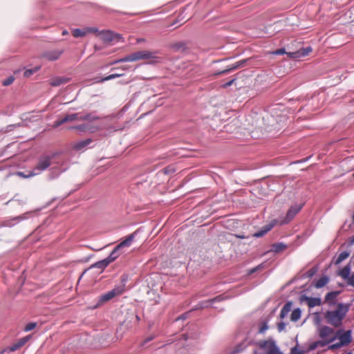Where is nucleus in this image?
Segmentation results:
<instances>
[{"instance_id": "f257e3e1", "label": "nucleus", "mask_w": 354, "mask_h": 354, "mask_svg": "<svg viewBox=\"0 0 354 354\" xmlns=\"http://www.w3.org/2000/svg\"><path fill=\"white\" fill-rule=\"evenodd\" d=\"M159 53V50H140L127 55L121 59L115 60L111 64L121 62H136L141 59H149L148 64H156L162 62V58L158 55Z\"/></svg>"}, {"instance_id": "f03ea898", "label": "nucleus", "mask_w": 354, "mask_h": 354, "mask_svg": "<svg viewBox=\"0 0 354 354\" xmlns=\"http://www.w3.org/2000/svg\"><path fill=\"white\" fill-rule=\"evenodd\" d=\"M350 304L339 303L337 309L327 310L324 315L327 322L334 327L340 326L342 324V320L350 309Z\"/></svg>"}, {"instance_id": "7ed1b4c3", "label": "nucleus", "mask_w": 354, "mask_h": 354, "mask_svg": "<svg viewBox=\"0 0 354 354\" xmlns=\"http://www.w3.org/2000/svg\"><path fill=\"white\" fill-rule=\"evenodd\" d=\"M56 155L57 153H52L51 154H43L40 156L38 158L37 163L34 167L32 170L30 171L27 177L39 175L44 171L46 170L51 165V160Z\"/></svg>"}, {"instance_id": "20e7f679", "label": "nucleus", "mask_w": 354, "mask_h": 354, "mask_svg": "<svg viewBox=\"0 0 354 354\" xmlns=\"http://www.w3.org/2000/svg\"><path fill=\"white\" fill-rule=\"evenodd\" d=\"M187 339V336L182 335L180 338L172 339L165 344L161 351H166L167 354H178L181 349L185 348Z\"/></svg>"}, {"instance_id": "39448f33", "label": "nucleus", "mask_w": 354, "mask_h": 354, "mask_svg": "<svg viewBox=\"0 0 354 354\" xmlns=\"http://www.w3.org/2000/svg\"><path fill=\"white\" fill-rule=\"evenodd\" d=\"M138 234V230L128 235L125 239L116 245L109 255L106 258L109 263H111L115 261L120 255V250L124 247H129L133 243L135 237Z\"/></svg>"}, {"instance_id": "423d86ee", "label": "nucleus", "mask_w": 354, "mask_h": 354, "mask_svg": "<svg viewBox=\"0 0 354 354\" xmlns=\"http://www.w3.org/2000/svg\"><path fill=\"white\" fill-rule=\"evenodd\" d=\"M124 291V285L119 286L115 287L113 289H112L110 291H108L105 292L104 294L102 295L98 299V301L97 303V306L102 305L103 303L106 302L115 296L122 295Z\"/></svg>"}, {"instance_id": "0eeeda50", "label": "nucleus", "mask_w": 354, "mask_h": 354, "mask_svg": "<svg viewBox=\"0 0 354 354\" xmlns=\"http://www.w3.org/2000/svg\"><path fill=\"white\" fill-rule=\"evenodd\" d=\"M334 333V330L328 326H323L319 329V337L324 340L320 342L321 346H324L328 344L333 342L335 339L336 336L330 337Z\"/></svg>"}, {"instance_id": "6e6552de", "label": "nucleus", "mask_w": 354, "mask_h": 354, "mask_svg": "<svg viewBox=\"0 0 354 354\" xmlns=\"http://www.w3.org/2000/svg\"><path fill=\"white\" fill-rule=\"evenodd\" d=\"M258 345L260 349L263 351V353H258L255 351L254 354H277L279 352V348L273 341H261L258 343Z\"/></svg>"}, {"instance_id": "1a4fd4ad", "label": "nucleus", "mask_w": 354, "mask_h": 354, "mask_svg": "<svg viewBox=\"0 0 354 354\" xmlns=\"http://www.w3.org/2000/svg\"><path fill=\"white\" fill-rule=\"evenodd\" d=\"M304 205V203L292 205L288 210L286 217L281 221V225H285L290 223L300 212Z\"/></svg>"}, {"instance_id": "9d476101", "label": "nucleus", "mask_w": 354, "mask_h": 354, "mask_svg": "<svg viewBox=\"0 0 354 354\" xmlns=\"http://www.w3.org/2000/svg\"><path fill=\"white\" fill-rule=\"evenodd\" d=\"M30 212H26L21 215L7 219L4 221L1 224H0L1 227H12L16 225L17 223H20L22 221L26 220L29 218L30 215Z\"/></svg>"}, {"instance_id": "9b49d317", "label": "nucleus", "mask_w": 354, "mask_h": 354, "mask_svg": "<svg viewBox=\"0 0 354 354\" xmlns=\"http://www.w3.org/2000/svg\"><path fill=\"white\" fill-rule=\"evenodd\" d=\"M277 223V220L274 219L271 221L268 224L263 226L261 229L256 232L252 236L255 238H260L266 234L270 232Z\"/></svg>"}, {"instance_id": "f8f14e48", "label": "nucleus", "mask_w": 354, "mask_h": 354, "mask_svg": "<svg viewBox=\"0 0 354 354\" xmlns=\"http://www.w3.org/2000/svg\"><path fill=\"white\" fill-rule=\"evenodd\" d=\"M64 50L62 49H56L48 50L43 53L42 57L48 61H55L59 58Z\"/></svg>"}, {"instance_id": "ddd939ff", "label": "nucleus", "mask_w": 354, "mask_h": 354, "mask_svg": "<svg viewBox=\"0 0 354 354\" xmlns=\"http://www.w3.org/2000/svg\"><path fill=\"white\" fill-rule=\"evenodd\" d=\"M97 28L94 27H88L84 28V30H82L80 28H75L72 31V34L74 37H82L85 36L87 33L90 32H97Z\"/></svg>"}, {"instance_id": "4468645a", "label": "nucleus", "mask_w": 354, "mask_h": 354, "mask_svg": "<svg viewBox=\"0 0 354 354\" xmlns=\"http://www.w3.org/2000/svg\"><path fill=\"white\" fill-rule=\"evenodd\" d=\"M311 51L312 48L310 46H307L306 48H301L297 51L288 53V54L290 57L299 58L308 55Z\"/></svg>"}, {"instance_id": "2eb2a0df", "label": "nucleus", "mask_w": 354, "mask_h": 354, "mask_svg": "<svg viewBox=\"0 0 354 354\" xmlns=\"http://www.w3.org/2000/svg\"><path fill=\"white\" fill-rule=\"evenodd\" d=\"M301 301H306L309 308H314L317 306H320L322 300L319 297H310L304 295L301 297Z\"/></svg>"}, {"instance_id": "dca6fc26", "label": "nucleus", "mask_w": 354, "mask_h": 354, "mask_svg": "<svg viewBox=\"0 0 354 354\" xmlns=\"http://www.w3.org/2000/svg\"><path fill=\"white\" fill-rule=\"evenodd\" d=\"M104 40L106 42L123 41V37L121 35L114 33L112 31L108 30L104 33Z\"/></svg>"}, {"instance_id": "f3484780", "label": "nucleus", "mask_w": 354, "mask_h": 354, "mask_svg": "<svg viewBox=\"0 0 354 354\" xmlns=\"http://www.w3.org/2000/svg\"><path fill=\"white\" fill-rule=\"evenodd\" d=\"M247 62L246 59H242V60H240L239 62H237L235 64H234L233 66H232L231 67L228 68H226L225 70H223V71H218L216 73V75H223V74H227L234 70H236V68H239L240 67H242L244 66L245 63Z\"/></svg>"}, {"instance_id": "a211bd4d", "label": "nucleus", "mask_w": 354, "mask_h": 354, "mask_svg": "<svg viewBox=\"0 0 354 354\" xmlns=\"http://www.w3.org/2000/svg\"><path fill=\"white\" fill-rule=\"evenodd\" d=\"M79 118H80L79 113H73V114H71V115H66V116H64L61 120L55 121V127H59V126L63 124L64 123H65L66 122L73 121V120H79Z\"/></svg>"}, {"instance_id": "6ab92c4d", "label": "nucleus", "mask_w": 354, "mask_h": 354, "mask_svg": "<svg viewBox=\"0 0 354 354\" xmlns=\"http://www.w3.org/2000/svg\"><path fill=\"white\" fill-rule=\"evenodd\" d=\"M174 52H186L188 50L187 44L185 41H178L170 45Z\"/></svg>"}, {"instance_id": "aec40b11", "label": "nucleus", "mask_w": 354, "mask_h": 354, "mask_svg": "<svg viewBox=\"0 0 354 354\" xmlns=\"http://www.w3.org/2000/svg\"><path fill=\"white\" fill-rule=\"evenodd\" d=\"M339 342L343 346L348 345L352 341L351 331L347 330L339 337Z\"/></svg>"}, {"instance_id": "412c9836", "label": "nucleus", "mask_w": 354, "mask_h": 354, "mask_svg": "<svg viewBox=\"0 0 354 354\" xmlns=\"http://www.w3.org/2000/svg\"><path fill=\"white\" fill-rule=\"evenodd\" d=\"M91 142L92 140L91 138H86L85 140H80L74 145V149L76 151H83L88 145L91 143Z\"/></svg>"}, {"instance_id": "4be33fe9", "label": "nucleus", "mask_w": 354, "mask_h": 354, "mask_svg": "<svg viewBox=\"0 0 354 354\" xmlns=\"http://www.w3.org/2000/svg\"><path fill=\"white\" fill-rule=\"evenodd\" d=\"M340 291L329 292L326 295L325 300L328 301L330 306L335 305L336 303L334 300L340 294Z\"/></svg>"}, {"instance_id": "5701e85b", "label": "nucleus", "mask_w": 354, "mask_h": 354, "mask_svg": "<svg viewBox=\"0 0 354 354\" xmlns=\"http://www.w3.org/2000/svg\"><path fill=\"white\" fill-rule=\"evenodd\" d=\"M351 267L350 264H347L342 270H339L338 274L344 280L346 281L351 275Z\"/></svg>"}, {"instance_id": "b1692460", "label": "nucleus", "mask_w": 354, "mask_h": 354, "mask_svg": "<svg viewBox=\"0 0 354 354\" xmlns=\"http://www.w3.org/2000/svg\"><path fill=\"white\" fill-rule=\"evenodd\" d=\"M109 264V261L105 258L92 264L91 268H98L101 270H104Z\"/></svg>"}, {"instance_id": "393cba45", "label": "nucleus", "mask_w": 354, "mask_h": 354, "mask_svg": "<svg viewBox=\"0 0 354 354\" xmlns=\"http://www.w3.org/2000/svg\"><path fill=\"white\" fill-rule=\"evenodd\" d=\"M28 338L24 337L20 339L17 342L12 344L9 348L8 350L10 351H15L19 349L21 346H23L27 342Z\"/></svg>"}, {"instance_id": "a878e982", "label": "nucleus", "mask_w": 354, "mask_h": 354, "mask_svg": "<svg viewBox=\"0 0 354 354\" xmlns=\"http://www.w3.org/2000/svg\"><path fill=\"white\" fill-rule=\"evenodd\" d=\"M286 248L287 245L285 243L282 242H279L272 245L270 251L274 253H279Z\"/></svg>"}, {"instance_id": "bb28decb", "label": "nucleus", "mask_w": 354, "mask_h": 354, "mask_svg": "<svg viewBox=\"0 0 354 354\" xmlns=\"http://www.w3.org/2000/svg\"><path fill=\"white\" fill-rule=\"evenodd\" d=\"M329 281V277L327 275L322 276L315 283L316 288H321L325 286Z\"/></svg>"}, {"instance_id": "cd10ccee", "label": "nucleus", "mask_w": 354, "mask_h": 354, "mask_svg": "<svg viewBox=\"0 0 354 354\" xmlns=\"http://www.w3.org/2000/svg\"><path fill=\"white\" fill-rule=\"evenodd\" d=\"M99 119V116L96 115L93 113H91L80 116L79 120L94 121Z\"/></svg>"}, {"instance_id": "c85d7f7f", "label": "nucleus", "mask_w": 354, "mask_h": 354, "mask_svg": "<svg viewBox=\"0 0 354 354\" xmlns=\"http://www.w3.org/2000/svg\"><path fill=\"white\" fill-rule=\"evenodd\" d=\"M349 256V252L347 251L342 252L335 259L334 263L335 265H338L342 263L344 260H345Z\"/></svg>"}, {"instance_id": "c756f323", "label": "nucleus", "mask_w": 354, "mask_h": 354, "mask_svg": "<svg viewBox=\"0 0 354 354\" xmlns=\"http://www.w3.org/2000/svg\"><path fill=\"white\" fill-rule=\"evenodd\" d=\"M301 315V310L299 308L294 309L291 313L290 319L292 322L299 320Z\"/></svg>"}, {"instance_id": "7c9ffc66", "label": "nucleus", "mask_w": 354, "mask_h": 354, "mask_svg": "<svg viewBox=\"0 0 354 354\" xmlns=\"http://www.w3.org/2000/svg\"><path fill=\"white\" fill-rule=\"evenodd\" d=\"M67 82H68V79H66V78L57 77L51 82L50 84L53 86H58L63 84L66 83Z\"/></svg>"}, {"instance_id": "2f4dec72", "label": "nucleus", "mask_w": 354, "mask_h": 354, "mask_svg": "<svg viewBox=\"0 0 354 354\" xmlns=\"http://www.w3.org/2000/svg\"><path fill=\"white\" fill-rule=\"evenodd\" d=\"M50 175L49 176L50 179H53L59 176V175L62 173L64 169H58L56 167H53L50 169Z\"/></svg>"}, {"instance_id": "473e14b6", "label": "nucleus", "mask_w": 354, "mask_h": 354, "mask_svg": "<svg viewBox=\"0 0 354 354\" xmlns=\"http://www.w3.org/2000/svg\"><path fill=\"white\" fill-rule=\"evenodd\" d=\"M39 68H40V66H35V67H34L32 68H30V69H26L24 71V75L26 77H29L32 75H33L34 73L37 72L39 70Z\"/></svg>"}, {"instance_id": "72a5a7b5", "label": "nucleus", "mask_w": 354, "mask_h": 354, "mask_svg": "<svg viewBox=\"0 0 354 354\" xmlns=\"http://www.w3.org/2000/svg\"><path fill=\"white\" fill-rule=\"evenodd\" d=\"M264 268H265V265H264L263 263H262L255 266L253 268L249 269L248 270L247 273H248V275H251V274H254V272H257V271H259L260 270L263 269Z\"/></svg>"}, {"instance_id": "f704fd0d", "label": "nucleus", "mask_w": 354, "mask_h": 354, "mask_svg": "<svg viewBox=\"0 0 354 354\" xmlns=\"http://www.w3.org/2000/svg\"><path fill=\"white\" fill-rule=\"evenodd\" d=\"M176 171V169L174 166L169 165L162 169V172L165 174H171Z\"/></svg>"}, {"instance_id": "c9c22d12", "label": "nucleus", "mask_w": 354, "mask_h": 354, "mask_svg": "<svg viewBox=\"0 0 354 354\" xmlns=\"http://www.w3.org/2000/svg\"><path fill=\"white\" fill-rule=\"evenodd\" d=\"M37 326V324L35 322H30L27 324L24 328V330L26 332L30 331L33 330Z\"/></svg>"}, {"instance_id": "e433bc0d", "label": "nucleus", "mask_w": 354, "mask_h": 354, "mask_svg": "<svg viewBox=\"0 0 354 354\" xmlns=\"http://www.w3.org/2000/svg\"><path fill=\"white\" fill-rule=\"evenodd\" d=\"M14 80H15V78L13 76H9L6 80H3V86H9L11 84H12Z\"/></svg>"}, {"instance_id": "4c0bfd02", "label": "nucleus", "mask_w": 354, "mask_h": 354, "mask_svg": "<svg viewBox=\"0 0 354 354\" xmlns=\"http://www.w3.org/2000/svg\"><path fill=\"white\" fill-rule=\"evenodd\" d=\"M348 286H352L354 288V272H353L350 277L346 280Z\"/></svg>"}, {"instance_id": "58836bf2", "label": "nucleus", "mask_w": 354, "mask_h": 354, "mask_svg": "<svg viewBox=\"0 0 354 354\" xmlns=\"http://www.w3.org/2000/svg\"><path fill=\"white\" fill-rule=\"evenodd\" d=\"M342 346H344L342 345V344H341L340 342H336L335 344L329 345L328 346V349L329 350H335V349L339 348H341Z\"/></svg>"}, {"instance_id": "ea45409f", "label": "nucleus", "mask_w": 354, "mask_h": 354, "mask_svg": "<svg viewBox=\"0 0 354 354\" xmlns=\"http://www.w3.org/2000/svg\"><path fill=\"white\" fill-rule=\"evenodd\" d=\"M155 338V336L154 335H149L147 337H146V339L140 344V346H145L146 345L147 343L151 342V340H153V339Z\"/></svg>"}, {"instance_id": "a19ab883", "label": "nucleus", "mask_w": 354, "mask_h": 354, "mask_svg": "<svg viewBox=\"0 0 354 354\" xmlns=\"http://www.w3.org/2000/svg\"><path fill=\"white\" fill-rule=\"evenodd\" d=\"M245 348V346L244 344H240L237 345L234 351V353H238L241 351H242Z\"/></svg>"}, {"instance_id": "79ce46f5", "label": "nucleus", "mask_w": 354, "mask_h": 354, "mask_svg": "<svg viewBox=\"0 0 354 354\" xmlns=\"http://www.w3.org/2000/svg\"><path fill=\"white\" fill-rule=\"evenodd\" d=\"M292 308V302L288 301L287 302L282 308V309L288 313H289L291 310Z\"/></svg>"}, {"instance_id": "37998d69", "label": "nucleus", "mask_w": 354, "mask_h": 354, "mask_svg": "<svg viewBox=\"0 0 354 354\" xmlns=\"http://www.w3.org/2000/svg\"><path fill=\"white\" fill-rule=\"evenodd\" d=\"M317 272V268H310L309 270L307 271L306 272V274H307V277H312L314 276V274L316 273Z\"/></svg>"}, {"instance_id": "c03bdc74", "label": "nucleus", "mask_w": 354, "mask_h": 354, "mask_svg": "<svg viewBox=\"0 0 354 354\" xmlns=\"http://www.w3.org/2000/svg\"><path fill=\"white\" fill-rule=\"evenodd\" d=\"M113 79H114L113 74H111V75H109L107 76H105V77H102L99 82H104L111 80H113Z\"/></svg>"}, {"instance_id": "a18cd8bd", "label": "nucleus", "mask_w": 354, "mask_h": 354, "mask_svg": "<svg viewBox=\"0 0 354 354\" xmlns=\"http://www.w3.org/2000/svg\"><path fill=\"white\" fill-rule=\"evenodd\" d=\"M113 79H114L113 74H111V75H109L107 76H105V77H102L99 82H104L111 80H113Z\"/></svg>"}, {"instance_id": "49530a36", "label": "nucleus", "mask_w": 354, "mask_h": 354, "mask_svg": "<svg viewBox=\"0 0 354 354\" xmlns=\"http://www.w3.org/2000/svg\"><path fill=\"white\" fill-rule=\"evenodd\" d=\"M86 128V127L85 124H80V125H77L75 127H71V129H77L80 131H85Z\"/></svg>"}, {"instance_id": "de8ad7c7", "label": "nucleus", "mask_w": 354, "mask_h": 354, "mask_svg": "<svg viewBox=\"0 0 354 354\" xmlns=\"http://www.w3.org/2000/svg\"><path fill=\"white\" fill-rule=\"evenodd\" d=\"M286 53V52L284 48H279L273 53V54L278 55H284Z\"/></svg>"}, {"instance_id": "09e8293b", "label": "nucleus", "mask_w": 354, "mask_h": 354, "mask_svg": "<svg viewBox=\"0 0 354 354\" xmlns=\"http://www.w3.org/2000/svg\"><path fill=\"white\" fill-rule=\"evenodd\" d=\"M235 80H236V78H233V79H232L231 80H230V81H228V82H227L224 83V84L222 85L223 88H227V87L230 86H231V85L234 82V81H235Z\"/></svg>"}, {"instance_id": "8fccbe9b", "label": "nucleus", "mask_w": 354, "mask_h": 354, "mask_svg": "<svg viewBox=\"0 0 354 354\" xmlns=\"http://www.w3.org/2000/svg\"><path fill=\"white\" fill-rule=\"evenodd\" d=\"M286 326V324L283 322L279 323L277 325V329H278L279 332H281L285 328Z\"/></svg>"}, {"instance_id": "3c124183", "label": "nucleus", "mask_w": 354, "mask_h": 354, "mask_svg": "<svg viewBox=\"0 0 354 354\" xmlns=\"http://www.w3.org/2000/svg\"><path fill=\"white\" fill-rule=\"evenodd\" d=\"M268 328V325L266 322L263 323L261 326L259 328V332L260 333H264L265 330H266Z\"/></svg>"}, {"instance_id": "603ef678", "label": "nucleus", "mask_w": 354, "mask_h": 354, "mask_svg": "<svg viewBox=\"0 0 354 354\" xmlns=\"http://www.w3.org/2000/svg\"><path fill=\"white\" fill-rule=\"evenodd\" d=\"M288 313L283 310L282 308L281 310V312H280V317L281 319H283L285 317H286L288 315Z\"/></svg>"}, {"instance_id": "864d4df0", "label": "nucleus", "mask_w": 354, "mask_h": 354, "mask_svg": "<svg viewBox=\"0 0 354 354\" xmlns=\"http://www.w3.org/2000/svg\"><path fill=\"white\" fill-rule=\"evenodd\" d=\"M291 353L292 354H301V351H299L297 347H294L291 350Z\"/></svg>"}, {"instance_id": "5fc2aeb1", "label": "nucleus", "mask_w": 354, "mask_h": 354, "mask_svg": "<svg viewBox=\"0 0 354 354\" xmlns=\"http://www.w3.org/2000/svg\"><path fill=\"white\" fill-rule=\"evenodd\" d=\"M222 298H223L222 295H218L212 299V302H214L216 301H221Z\"/></svg>"}, {"instance_id": "6e6d98bb", "label": "nucleus", "mask_w": 354, "mask_h": 354, "mask_svg": "<svg viewBox=\"0 0 354 354\" xmlns=\"http://www.w3.org/2000/svg\"><path fill=\"white\" fill-rule=\"evenodd\" d=\"M236 236L237 238H239V239H245V238H248V237H249V236H244V235H243V234H236Z\"/></svg>"}, {"instance_id": "4d7b16f0", "label": "nucleus", "mask_w": 354, "mask_h": 354, "mask_svg": "<svg viewBox=\"0 0 354 354\" xmlns=\"http://www.w3.org/2000/svg\"><path fill=\"white\" fill-rule=\"evenodd\" d=\"M187 318V315L186 314H183L180 317H178L176 319V320H179V319H185Z\"/></svg>"}, {"instance_id": "13d9d810", "label": "nucleus", "mask_w": 354, "mask_h": 354, "mask_svg": "<svg viewBox=\"0 0 354 354\" xmlns=\"http://www.w3.org/2000/svg\"><path fill=\"white\" fill-rule=\"evenodd\" d=\"M113 76H114V79H115L117 77H120L123 75V74H119V73H113Z\"/></svg>"}, {"instance_id": "bf43d9fd", "label": "nucleus", "mask_w": 354, "mask_h": 354, "mask_svg": "<svg viewBox=\"0 0 354 354\" xmlns=\"http://www.w3.org/2000/svg\"><path fill=\"white\" fill-rule=\"evenodd\" d=\"M145 41V39H143V38H138V39H137V43L144 42Z\"/></svg>"}, {"instance_id": "052dcab7", "label": "nucleus", "mask_w": 354, "mask_h": 354, "mask_svg": "<svg viewBox=\"0 0 354 354\" xmlns=\"http://www.w3.org/2000/svg\"><path fill=\"white\" fill-rule=\"evenodd\" d=\"M68 30H64L62 31V35H68Z\"/></svg>"}, {"instance_id": "680f3d73", "label": "nucleus", "mask_w": 354, "mask_h": 354, "mask_svg": "<svg viewBox=\"0 0 354 354\" xmlns=\"http://www.w3.org/2000/svg\"><path fill=\"white\" fill-rule=\"evenodd\" d=\"M310 158V157L309 156V157H308V158H306L304 159L303 160L299 161V162H306V161H307L308 160H309V158Z\"/></svg>"}, {"instance_id": "e2e57ef3", "label": "nucleus", "mask_w": 354, "mask_h": 354, "mask_svg": "<svg viewBox=\"0 0 354 354\" xmlns=\"http://www.w3.org/2000/svg\"><path fill=\"white\" fill-rule=\"evenodd\" d=\"M352 218H353V223L354 224V213H353Z\"/></svg>"}, {"instance_id": "0e129e2a", "label": "nucleus", "mask_w": 354, "mask_h": 354, "mask_svg": "<svg viewBox=\"0 0 354 354\" xmlns=\"http://www.w3.org/2000/svg\"><path fill=\"white\" fill-rule=\"evenodd\" d=\"M347 354H353V353L351 352H348Z\"/></svg>"}, {"instance_id": "69168bd1", "label": "nucleus", "mask_w": 354, "mask_h": 354, "mask_svg": "<svg viewBox=\"0 0 354 354\" xmlns=\"http://www.w3.org/2000/svg\"><path fill=\"white\" fill-rule=\"evenodd\" d=\"M0 354H3V351L0 352Z\"/></svg>"}, {"instance_id": "338daca9", "label": "nucleus", "mask_w": 354, "mask_h": 354, "mask_svg": "<svg viewBox=\"0 0 354 354\" xmlns=\"http://www.w3.org/2000/svg\"><path fill=\"white\" fill-rule=\"evenodd\" d=\"M353 300H354V298H353Z\"/></svg>"}]
</instances>
